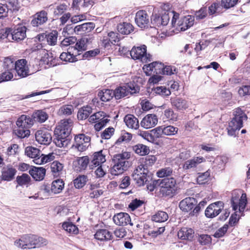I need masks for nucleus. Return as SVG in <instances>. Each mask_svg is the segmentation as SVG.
I'll return each mask as SVG.
<instances>
[{
	"mask_svg": "<svg viewBox=\"0 0 250 250\" xmlns=\"http://www.w3.org/2000/svg\"><path fill=\"white\" fill-rule=\"evenodd\" d=\"M92 109L89 106L83 107L78 112V118L80 120L86 119L92 113Z\"/></svg>",
	"mask_w": 250,
	"mask_h": 250,
	"instance_id": "obj_46",
	"label": "nucleus"
},
{
	"mask_svg": "<svg viewBox=\"0 0 250 250\" xmlns=\"http://www.w3.org/2000/svg\"><path fill=\"white\" fill-rule=\"evenodd\" d=\"M113 220L116 225L120 226H126L128 224L131 226L133 225L129 215L125 212H120L114 215Z\"/></svg>",
	"mask_w": 250,
	"mask_h": 250,
	"instance_id": "obj_13",
	"label": "nucleus"
},
{
	"mask_svg": "<svg viewBox=\"0 0 250 250\" xmlns=\"http://www.w3.org/2000/svg\"><path fill=\"white\" fill-rule=\"evenodd\" d=\"M98 97L103 102H107L110 100L114 95L113 91L110 89H104L98 93Z\"/></svg>",
	"mask_w": 250,
	"mask_h": 250,
	"instance_id": "obj_41",
	"label": "nucleus"
},
{
	"mask_svg": "<svg viewBox=\"0 0 250 250\" xmlns=\"http://www.w3.org/2000/svg\"><path fill=\"white\" fill-rule=\"evenodd\" d=\"M106 117V114L103 111L97 112L91 116L88 119L89 122L97 123L103 120Z\"/></svg>",
	"mask_w": 250,
	"mask_h": 250,
	"instance_id": "obj_54",
	"label": "nucleus"
},
{
	"mask_svg": "<svg viewBox=\"0 0 250 250\" xmlns=\"http://www.w3.org/2000/svg\"><path fill=\"white\" fill-rule=\"evenodd\" d=\"M99 184H92L90 186L89 197L91 198H98L103 193L102 189H99Z\"/></svg>",
	"mask_w": 250,
	"mask_h": 250,
	"instance_id": "obj_40",
	"label": "nucleus"
},
{
	"mask_svg": "<svg viewBox=\"0 0 250 250\" xmlns=\"http://www.w3.org/2000/svg\"><path fill=\"white\" fill-rule=\"evenodd\" d=\"M240 191L239 190H234L232 192L231 197V205L234 210H236L238 208L239 212L244 211L247 203V195L246 193H242L240 199L239 196Z\"/></svg>",
	"mask_w": 250,
	"mask_h": 250,
	"instance_id": "obj_7",
	"label": "nucleus"
},
{
	"mask_svg": "<svg viewBox=\"0 0 250 250\" xmlns=\"http://www.w3.org/2000/svg\"><path fill=\"white\" fill-rule=\"evenodd\" d=\"M62 227L63 229L67 232L72 234H77L78 233V229L76 225L71 222H64Z\"/></svg>",
	"mask_w": 250,
	"mask_h": 250,
	"instance_id": "obj_51",
	"label": "nucleus"
},
{
	"mask_svg": "<svg viewBox=\"0 0 250 250\" xmlns=\"http://www.w3.org/2000/svg\"><path fill=\"white\" fill-rule=\"evenodd\" d=\"M77 56V53H75L73 50H69L68 52H62L60 56L61 60L69 62H73L78 61L76 58Z\"/></svg>",
	"mask_w": 250,
	"mask_h": 250,
	"instance_id": "obj_29",
	"label": "nucleus"
},
{
	"mask_svg": "<svg viewBox=\"0 0 250 250\" xmlns=\"http://www.w3.org/2000/svg\"><path fill=\"white\" fill-rule=\"evenodd\" d=\"M76 41L77 38L75 37L72 36L65 38L61 42V46L62 47H67L68 46H70L68 48V50H69V48H71V46H74Z\"/></svg>",
	"mask_w": 250,
	"mask_h": 250,
	"instance_id": "obj_58",
	"label": "nucleus"
},
{
	"mask_svg": "<svg viewBox=\"0 0 250 250\" xmlns=\"http://www.w3.org/2000/svg\"><path fill=\"white\" fill-rule=\"evenodd\" d=\"M234 117L232 119L240 121L243 124V121L247 119V116L245 112L240 108H236L233 113Z\"/></svg>",
	"mask_w": 250,
	"mask_h": 250,
	"instance_id": "obj_45",
	"label": "nucleus"
},
{
	"mask_svg": "<svg viewBox=\"0 0 250 250\" xmlns=\"http://www.w3.org/2000/svg\"><path fill=\"white\" fill-rule=\"evenodd\" d=\"M205 160L203 157H195L190 160L186 161L183 166L185 170L195 168L197 166Z\"/></svg>",
	"mask_w": 250,
	"mask_h": 250,
	"instance_id": "obj_23",
	"label": "nucleus"
},
{
	"mask_svg": "<svg viewBox=\"0 0 250 250\" xmlns=\"http://www.w3.org/2000/svg\"><path fill=\"white\" fill-rule=\"evenodd\" d=\"M168 218V214L165 211H159L152 216V220L156 222H164Z\"/></svg>",
	"mask_w": 250,
	"mask_h": 250,
	"instance_id": "obj_47",
	"label": "nucleus"
},
{
	"mask_svg": "<svg viewBox=\"0 0 250 250\" xmlns=\"http://www.w3.org/2000/svg\"><path fill=\"white\" fill-rule=\"evenodd\" d=\"M17 129H15V134L21 138H24L29 136L30 131L29 129L21 126H17Z\"/></svg>",
	"mask_w": 250,
	"mask_h": 250,
	"instance_id": "obj_55",
	"label": "nucleus"
},
{
	"mask_svg": "<svg viewBox=\"0 0 250 250\" xmlns=\"http://www.w3.org/2000/svg\"><path fill=\"white\" fill-rule=\"evenodd\" d=\"M178 130L177 127H174L172 125H164V135L170 136L176 134Z\"/></svg>",
	"mask_w": 250,
	"mask_h": 250,
	"instance_id": "obj_63",
	"label": "nucleus"
},
{
	"mask_svg": "<svg viewBox=\"0 0 250 250\" xmlns=\"http://www.w3.org/2000/svg\"><path fill=\"white\" fill-rule=\"evenodd\" d=\"M75 143L90 144V138L83 134H80L75 137Z\"/></svg>",
	"mask_w": 250,
	"mask_h": 250,
	"instance_id": "obj_60",
	"label": "nucleus"
},
{
	"mask_svg": "<svg viewBox=\"0 0 250 250\" xmlns=\"http://www.w3.org/2000/svg\"><path fill=\"white\" fill-rule=\"evenodd\" d=\"M26 28L25 26L19 25L11 29L10 37L11 39L17 42L23 40L26 36Z\"/></svg>",
	"mask_w": 250,
	"mask_h": 250,
	"instance_id": "obj_14",
	"label": "nucleus"
},
{
	"mask_svg": "<svg viewBox=\"0 0 250 250\" xmlns=\"http://www.w3.org/2000/svg\"><path fill=\"white\" fill-rule=\"evenodd\" d=\"M117 30L119 32L122 34H129L133 30V27L129 23L123 22L117 26Z\"/></svg>",
	"mask_w": 250,
	"mask_h": 250,
	"instance_id": "obj_39",
	"label": "nucleus"
},
{
	"mask_svg": "<svg viewBox=\"0 0 250 250\" xmlns=\"http://www.w3.org/2000/svg\"><path fill=\"white\" fill-rule=\"evenodd\" d=\"M103 150H101L94 153L91 161L92 166L93 165L95 166V167L101 166L102 164L105 162V155L103 154Z\"/></svg>",
	"mask_w": 250,
	"mask_h": 250,
	"instance_id": "obj_30",
	"label": "nucleus"
},
{
	"mask_svg": "<svg viewBox=\"0 0 250 250\" xmlns=\"http://www.w3.org/2000/svg\"><path fill=\"white\" fill-rule=\"evenodd\" d=\"M170 17L168 13L165 12L162 16L153 14L151 19V23L154 26L160 27L167 24Z\"/></svg>",
	"mask_w": 250,
	"mask_h": 250,
	"instance_id": "obj_12",
	"label": "nucleus"
},
{
	"mask_svg": "<svg viewBox=\"0 0 250 250\" xmlns=\"http://www.w3.org/2000/svg\"><path fill=\"white\" fill-rule=\"evenodd\" d=\"M37 59L40 60L41 63L42 64H47L49 66L53 65L51 62L53 59L50 56L46 50H42L40 51V55H37Z\"/></svg>",
	"mask_w": 250,
	"mask_h": 250,
	"instance_id": "obj_25",
	"label": "nucleus"
},
{
	"mask_svg": "<svg viewBox=\"0 0 250 250\" xmlns=\"http://www.w3.org/2000/svg\"><path fill=\"white\" fill-rule=\"evenodd\" d=\"M130 157V154L127 152L116 154L112 158V167L110 172L112 175L117 176L126 171L131 166V163L127 160Z\"/></svg>",
	"mask_w": 250,
	"mask_h": 250,
	"instance_id": "obj_2",
	"label": "nucleus"
},
{
	"mask_svg": "<svg viewBox=\"0 0 250 250\" xmlns=\"http://www.w3.org/2000/svg\"><path fill=\"white\" fill-rule=\"evenodd\" d=\"M126 126L130 129H137L139 127V123L138 119L132 114H127L124 118Z\"/></svg>",
	"mask_w": 250,
	"mask_h": 250,
	"instance_id": "obj_21",
	"label": "nucleus"
},
{
	"mask_svg": "<svg viewBox=\"0 0 250 250\" xmlns=\"http://www.w3.org/2000/svg\"><path fill=\"white\" fill-rule=\"evenodd\" d=\"M48 117L47 114L42 110H37L34 112L32 115L33 122L36 121L43 123L48 119Z\"/></svg>",
	"mask_w": 250,
	"mask_h": 250,
	"instance_id": "obj_35",
	"label": "nucleus"
},
{
	"mask_svg": "<svg viewBox=\"0 0 250 250\" xmlns=\"http://www.w3.org/2000/svg\"><path fill=\"white\" fill-rule=\"evenodd\" d=\"M58 38V32L56 30H54L46 34V40L48 44L50 45H54L56 44Z\"/></svg>",
	"mask_w": 250,
	"mask_h": 250,
	"instance_id": "obj_57",
	"label": "nucleus"
},
{
	"mask_svg": "<svg viewBox=\"0 0 250 250\" xmlns=\"http://www.w3.org/2000/svg\"><path fill=\"white\" fill-rule=\"evenodd\" d=\"M132 177L138 186L147 184L150 179L148 169L140 164H139L134 169L132 174Z\"/></svg>",
	"mask_w": 250,
	"mask_h": 250,
	"instance_id": "obj_6",
	"label": "nucleus"
},
{
	"mask_svg": "<svg viewBox=\"0 0 250 250\" xmlns=\"http://www.w3.org/2000/svg\"><path fill=\"white\" fill-rule=\"evenodd\" d=\"M210 176V172L207 171L204 173H199L197 178V181L199 184H203L207 182L208 177Z\"/></svg>",
	"mask_w": 250,
	"mask_h": 250,
	"instance_id": "obj_62",
	"label": "nucleus"
},
{
	"mask_svg": "<svg viewBox=\"0 0 250 250\" xmlns=\"http://www.w3.org/2000/svg\"><path fill=\"white\" fill-rule=\"evenodd\" d=\"M35 136L36 140L42 145H47L52 141V136L50 133L45 129L37 131Z\"/></svg>",
	"mask_w": 250,
	"mask_h": 250,
	"instance_id": "obj_11",
	"label": "nucleus"
},
{
	"mask_svg": "<svg viewBox=\"0 0 250 250\" xmlns=\"http://www.w3.org/2000/svg\"><path fill=\"white\" fill-rule=\"evenodd\" d=\"M156 160L157 158L155 156L149 155L145 158H142L141 161L140 162V164L148 169L149 167H151L155 163Z\"/></svg>",
	"mask_w": 250,
	"mask_h": 250,
	"instance_id": "obj_38",
	"label": "nucleus"
},
{
	"mask_svg": "<svg viewBox=\"0 0 250 250\" xmlns=\"http://www.w3.org/2000/svg\"><path fill=\"white\" fill-rule=\"evenodd\" d=\"M95 28L93 22H86L77 25L74 28V31L77 34H84L91 32Z\"/></svg>",
	"mask_w": 250,
	"mask_h": 250,
	"instance_id": "obj_20",
	"label": "nucleus"
},
{
	"mask_svg": "<svg viewBox=\"0 0 250 250\" xmlns=\"http://www.w3.org/2000/svg\"><path fill=\"white\" fill-rule=\"evenodd\" d=\"M27 61L25 59L19 60L16 62L15 70L18 76L21 78H24L29 75L28 66L26 65Z\"/></svg>",
	"mask_w": 250,
	"mask_h": 250,
	"instance_id": "obj_17",
	"label": "nucleus"
},
{
	"mask_svg": "<svg viewBox=\"0 0 250 250\" xmlns=\"http://www.w3.org/2000/svg\"><path fill=\"white\" fill-rule=\"evenodd\" d=\"M25 153L29 157L34 158V160H36V159L39 157L41 151L39 149L36 147L28 146L25 148Z\"/></svg>",
	"mask_w": 250,
	"mask_h": 250,
	"instance_id": "obj_44",
	"label": "nucleus"
},
{
	"mask_svg": "<svg viewBox=\"0 0 250 250\" xmlns=\"http://www.w3.org/2000/svg\"><path fill=\"white\" fill-rule=\"evenodd\" d=\"M33 249L36 248H40L46 246L48 242L47 241L42 237L35 235H33Z\"/></svg>",
	"mask_w": 250,
	"mask_h": 250,
	"instance_id": "obj_48",
	"label": "nucleus"
},
{
	"mask_svg": "<svg viewBox=\"0 0 250 250\" xmlns=\"http://www.w3.org/2000/svg\"><path fill=\"white\" fill-rule=\"evenodd\" d=\"M224 208V203L218 201L210 204L205 210V215L208 218H212L217 216Z\"/></svg>",
	"mask_w": 250,
	"mask_h": 250,
	"instance_id": "obj_9",
	"label": "nucleus"
},
{
	"mask_svg": "<svg viewBox=\"0 0 250 250\" xmlns=\"http://www.w3.org/2000/svg\"><path fill=\"white\" fill-rule=\"evenodd\" d=\"M135 21L137 25L141 28L147 27L149 23V16L144 10H140L136 13Z\"/></svg>",
	"mask_w": 250,
	"mask_h": 250,
	"instance_id": "obj_16",
	"label": "nucleus"
},
{
	"mask_svg": "<svg viewBox=\"0 0 250 250\" xmlns=\"http://www.w3.org/2000/svg\"><path fill=\"white\" fill-rule=\"evenodd\" d=\"M86 40L82 38L78 41H76L74 46H71V48H69V50H73L77 53V55H80V53H79V52L83 51L86 49L87 47L85 44V42H86Z\"/></svg>",
	"mask_w": 250,
	"mask_h": 250,
	"instance_id": "obj_33",
	"label": "nucleus"
},
{
	"mask_svg": "<svg viewBox=\"0 0 250 250\" xmlns=\"http://www.w3.org/2000/svg\"><path fill=\"white\" fill-rule=\"evenodd\" d=\"M140 87L134 83H127L120 86L113 91L116 99H120L129 95L139 93Z\"/></svg>",
	"mask_w": 250,
	"mask_h": 250,
	"instance_id": "obj_4",
	"label": "nucleus"
},
{
	"mask_svg": "<svg viewBox=\"0 0 250 250\" xmlns=\"http://www.w3.org/2000/svg\"><path fill=\"white\" fill-rule=\"evenodd\" d=\"M48 21L47 12L44 10L39 11L34 16L31 21V24L35 27H38L46 23Z\"/></svg>",
	"mask_w": 250,
	"mask_h": 250,
	"instance_id": "obj_18",
	"label": "nucleus"
},
{
	"mask_svg": "<svg viewBox=\"0 0 250 250\" xmlns=\"http://www.w3.org/2000/svg\"><path fill=\"white\" fill-rule=\"evenodd\" d=\"M133 150L136 153L140 155L144 156L147 155L149 152V148L148 146L143 144H138L133 147Z\"/></svg>",
	"mask_w": 250,
	"mask_h": 250,
	"instance_id": "obj_42",
	"label": "nucleus"
},
{
	"mask_svg": "<svg viewBox=\"0 0 250 250\" xmlns=\"http://www.w3.org/2000/svg\"><path fill=\"white\" fill-rule=\"evenodd\" d=\"M179 17V14L174 13L171 21L173 27L177 25L176 29L179 31H185L192 26L194 23L195 17L192 15H187L180 17L176 23V20Z\"/></svg>",
	"mask_w": 250,
	"mask_h": 250,
	"instance_id": "obj_3",
	"label": "nucleus"
},
{
	"mask_svg": "<svg viewBox=\"0 0 250 250\" xmlns=\"http://www.w3.org/2000/svg\"><path fill=\"white\" fill-rule=\"evenodd\" d=\"M16 181L19 186H22L29 184L31 181V178L27 174L23 173L17 177Z\"/></svg>",
	"mask_w": 250,
	"mask_h": 250,
	"instance_id": "obj_53",
	"label": "nucleus"
},
{
	"mask_svg": "<svg viewBox=\"0 0 250 250\" xmlns=\"http://www.w3.org/2000/svg\"><path fill=\"white\" fill-rule=\"evenodd\" d=\"M158 122L157 116L155 114H148L146 115L141 122L142 127L145 129H149L155 126Z\"/></svg>",
	"mask_w": 250,
	"mask_h": 250,
	"instance_id": "obj_15",
	"label": "nucleus"
},
{
	"mask_svg": "<svg viewBox=\"0 0 250 250\" xmlns=\"http://www.w3.org/2000/svg\"><path fill=\"white\" fill-rule=\"evenodd\" d=\"M160 186V192L163 196L172 197L176 193V181L173 178L162 180Z\"/></svg>",
	"mask_w": 250,
	"mask_h": 250,
	"instance_id": "obj_5",
	"label": "nucleus"
},
{
	"mask_svg": "<svg viewBox=\"0 0 250 250\" xmlns=\"http://www.w3.org/2000/svg\"><path fill=\"white\" fill-rule=\"evenodd\" d=\"M33 119L29 116L21 115L17 120L16 125L17 126H21L29 129L33 125Z\"/></svg>",
	"mask_w": 250,
	"mask_h": 250,
	"instance_id": "obj_24",
	"label": "nucleus"
},
{
	"mask_svg": "<svg viewBox=\"0 0 250 250\" xmlns=\"http://www.w3.org/2000/svg\"><path fill=\"white\" fill-rule=\"evenodd\" d=\"M164 64L159 62H153L144 67V69H146L149 71L153 72L156 73H161Z\"/></svg>",
	"mask_w": 250,
	"mask_h": 250,
	"instance_id": "obj_37",
	"label": "nucleus"
},
{
	"mask_svg": "<svg viewBox=\"0 0 250 250\" xmlns=\"http://www.w3.org/2000/svg\"><path fill=\"white\" fill-rule=\"evenodd\" d=\"M15 60L13 58L7 57L3 61V67L7 71H10L15 68Z\"/></svg>",
	"mask_w": 250,
	"mask_h": 250,
	"instance_id": "obj_50",
	"label": "nucleus"
},
{
	"mask_svg": "<svg viewBox=\"0 0 250 250\" xmlns=\"http://www.w3.org/2000/svg\"><path fill=\"white\" fill-rule=\"evenodd\" d=\"M63 166L58 161H54L51 165L50 168L54 175H59L62 170Z\"/></svg>",
	"mask_w": 250,
	"mask_h": 250,
	"instance_id": "obj_49",
	"label": "nucleus"
},
{
	"mask_svg": "<svg viewBox=\"0 0 250 250\" xmlns=\"http://www.w3.org/2000/svg\"><path fill=\"white\" fill-rule=\"evenodd\" d=\"M55 159V154L53 153H50L47 155L40 153L39 158L34 160V162L37 165H42L49 162Z\"/></svg>",
	"mask_w": 250,
	"mask_h": 250,
	"instance_id": "obj_31",
	"label": "nucleus"
},
{
	"mask_svg": "<svg viewBox=\"0 0 250 250\" xmlns=\"http://www.w3.org/2000/svg\"><path fill=\"white\" fill-rule=\"evenodd\" d=\"M17 172L16 169L12 165L4 166L1 168L0 178L2 181H11L14 179Z\"/></svg>",
	"mask_w": 250,
	"mask_h": 250,
	"instance_id": "obj_10",
	"label": "nucleus"
},
{
	"mask_svg": "<svg viewBox=\"0 0 250 250\" xmlns=\"http://www.w3.org/2000/svg\"><path fill=\"white\" fill-rule=\"evenodd\" d=\"M154 91L156 94L162 96H168L171 94V92L168 88L163 86H157L154 88Z\"/></svg>",
	"mask_w": 250,
	"mask_h": 250,
	"instance_id": "obj_59",
	"label": "nucleus"
},
{
	"mask_svg": "<svg viewBox=\"0 0 250 250\" xmlns=\"http://www.w3.org/2000/svg\"><path fill=\"white\" fill-rule=\"evenodd\" d=\"M73 121L71 119L62 120L54 130L53 142L60 147H66L70 144V134Z\"/></svg>",
	"mask_w": 250,
	"mask_h": 250,
	"instance_id": "obj_1",
	"label": "nucleus"
},
{
	"mask_svg": "<svg viewBox=\"0 0 250 250\" xmlns=\"http://www.w3.org/2000/svg\"><path fill=\"white\" fill-rule=\"evenodd\" d=\"M27 234L21 236L19 239L14 242V245L22 249H28Z\"/></svg>",
	"mask_w": 250,
	"mask_h": 250,
	"instance_id": "obj_43",
	"label": "nucleus"
},
{
	"mask_svg": "<svg viewBox=\"0 0 250 250\" xmlns=\"http://www.w3.org/2000/svg\"><path fill=\"white\" fill-rule=\"evenodd\" d=\"M130 54L134 60H139L142 62L149 61L150 55L146 53V46L143 45L140 46H134L130 51Z\"/></svg>",
	"mask_w": 250,
	"mask_h": 250,
	"instance_id": "obj_8",
	"label": "nucleus"
},
{
	"mask_svg": "<svg viewBox=\"0 0 250 250\" xmlns=\"http://www.w3.org/2000/svg\"><path fill=\"white\" fill-rule=\"evenodd\" d=\"M89 162V159L87 156L78 157L76 160L73 161V168L77 171L83 170L87 167Z\"/></svg>",
	"mask_w": 250,
	"mask_h": 250,
	"instance_id": "obj_19",
	"label": "nucleus"
},
{
	"mask_svg": "<svg viewBox=\"0 0 250 250\" xmlns=\"http://www.w3.org/2000/svg\"><path fill=\"white\" fill-rule=\"evenodd\" d=\"M178 235L182 239L191 240L194 236V231L191 229L184 228L179 231Z\"/></svg>",
	"mask_w": 250,
	"mask_h": 250,
	"instance_id": "obj_34",
	"label": "nucleus"
},
{
	"mask_svg": "<svg viewBox=\"0 0 250 250\" xmlns=\"http://www.w3.org/2000/svg\"><path fill=\"white\" fill-rule=\"evenodd\" d=\"M87 177L85 175H80L74 181V184L76 188H83L87 181Z\"/></svg>",
	"mask_w": 250,
	"mask_h": 250,
	"instance_id": "obj_56",
	"label": "nucleus"
},
{
	"mask_svg": "<svg viewBox=\"0 0 250 250\" xmlns=\"http://www.w3.org/2000/svg\"><path fill=\"white\" fill-rule=\"evenodd\" d=\"M171 104L178 110H184L188 106V102L181 98H177L171 100Z\"/></svg>",
	"mask_w": 250,
	"mask_h": 250,
	"instance_id": "obj_32",
	"label": "nucleus"
},
{
	"mask_svg": "<svg viewBox=\"0 0 250 250\" xmlns=\"http://www.w3.org/2000/svg\"><path fill=\"white\" fill-rule=\"evenodd\" d=\"M242 126L243 125L241 122H237L232 119L227 128L228 134L230 136H235L236 131L239 130Z\"/></svg>",
	"mask_w": 250,
	"mask_h": 250,
	"instance_id": "obj_28",
	"label": "nucleus"
},
{
	"mask_svg": "<svg viewBox=\"0 0 250 250\" xmlns=\"http://www.w3.org/2000/svg\"><path fill=\"white\" fill-rule=\"evenodd\" d=\"M164 116L168 121H175L177 119V115L170 108H167L164 111Z\"/></svg>",
	"mask_w": 250,
	"mask_h": 250,
	"instance_id": "obj_61",
	"label": "nucleus"
},
{
	"mask_svg": "<svg viewBox=\"0 0 250 250\" xmlns=\"http://www.w3.org/2000/svg\"><path fill=\"white\" fill-rule=\"evenodd\" d=\"M64 182L62 179L54 180L51 187V192L54 194L60 193L64 188Z\"/></svg>",
	"mask_w": 250,
	"mask_h": 250,
	"instance_id": "obj_36",
	"label": "nucleus"
},
{
	"mask_svg": "<svg viewBox=\"0 0 250 250\" xmlns=\"http://www.w3.org/2000/svg\"><path fill=\"white\" fill-rule=\"evenodd\" d=\"M94 237L96 239L101 241H107L111 240L113 236L112 233L107 229H100L96 231Z\"/></svg>",
	"mask_w": 250,
	"mask_h": 250,
	"instance_id": "obj_26",
	"label": "nucleus"
},
{
	"mask_svg": "<svg viewBox=\"0 0 250 250\" xmlns=\"http://www.w3.org/2000/svg\"><path fill=\"white\" fill-rule=\"evenodd\" d=\"M176 71L177 69L175 66L164 65L161 73L164 75H171L174 74Z\"/></svg>",
	"mask_w": 250,
	"mask_h": 250,
	"instance_id": "obj_64",
	"label": "nucleus"
},
{
	"mask_svg": "<svg viewBox=\"0 0 250 250\" xmlns=\"http://www.w3.org/2000/svg\"><path fill=\"white\" fill-rule=\"evenodd\" d=\"M29 173L35 180L42 181L45 176L46 170L42 167H33L31 169H29Z\"/></svg>",
	"mask_w": 250,
	"mask_h": 250,
	"instance_id": "obj_22",
	"label": "nucleus"
},
{
	"mask_svg": "<svg viewBox=\"0 0 250 250\" xmlns=\"http://www.w3.org/2000/svg\"><path fill=\"white\" fill-rule=\"evenodd\" d=\"M195 199L188 197L182 200L179 204V207L184 211L188 212L194 207Z\"/></svg>",
	"mask_w": 250,
	"mask_h": 250,
	"instance_id": "obj_27",
	"label": "nucleus"
},
{
	"mask_svg": "<svg viewBox=\"0 0 250 250\" xmlns=\"http://www.w3.org/2000/svg\"><path fill=\"white\" fill-rule=\"evenodd\" d=\"M173 173V169L171 167H165L159 169L156 175L159 178H164L171 176Z\"/></svg>",
	"mask_w": 250,
	"mask_h": 250,
	"instance_id": "obj_52",
	"label": "nucleus"
}]
</instances>
